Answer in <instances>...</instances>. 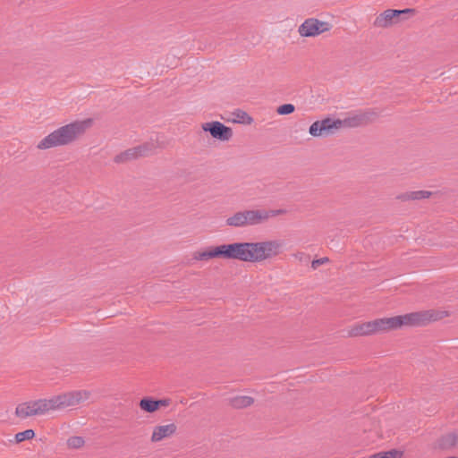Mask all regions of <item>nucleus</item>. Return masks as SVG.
Masks as SVG:
<instances>
[{
    "mask_svg": "<svg viewBox=\"0 0 458 458\" xmlns=\"http://www.w3.org/2000/svg\"><path fill=\"white\" fill-rule=\"evenodd\" d=\"M377 114L373 110L355 114L344 119L325 118L314 122L309 128V133L313 137H326L335 133L341 128H354L363 126L373 121Z\"/></svg>",
    "mask_w": 458,
    "mask_h": 458,
    "instance_id": "nucleus-2",
    "label": "nucleus"
},
{
    "mask_svg": "<svg viewBox=\"0 0 458 458\" xmlns=\"http://www.w3.org/2000/svg\"><path fill=\"white\" fill-rule=\"evenodd\" d=\"M440 445L443 448L458 446V430L443 436L440 440Z\"/></svg>",
    "mask_w": 458,
    "mask_h": 458,
    "instance_id": "nucleus-17",
    "label": "nucleus"
},
{
    "mask_svg": "<svg viewBox=\"0 0 458 458\" xmlns=\"http://www.w3.org/2000/svg\"><path fill=\"white\" fill-rule=\"evenodd\" d=\"M242 114L248 118V123H250V122H251V120H252V119H251V117H250L249 115H247V114H246V113L242 112Z\"/></svg>",
    "mask_w": 458,
    "mask_h": 458,
    "instance_id": "nucleus-26",
    "label": "nucleus"
},
{
    "mask_svg": "<svg viewBox=\"0 0 458 458\" xmlns=\"http://www.w3.org/2000/svg\"><path fill=\"white\" fill-rule=\"evenodd\" d=\"M371 335H374L371 321L355 324L350 328L348 332V335L352 337L366 336Z\"/></svg>",
    "mask_w": 458,
    "mask_h": 458,
    "instance_id": "nucleus-14",
    "label": "nucleus"
},
{
    "mask_svg": "<svg viewBox=\"0 0 458 458\" xmlns=\"http://www.w3.org/2000/svg\"><path fill=\"white\" fill-rule=\"evenodd\" d=\"M403 455L402 452L397 450H391L388 452H381L370 455L369 458H401Z\"/></svg>",
    "mask_w": 458,
    "mask_h": 458,
    "instance_id": "nucleus-20",
    "label": "nucleus"
},
{
    "mask_svg": "<svg viewBox=\"0 0 458 458\" xmlns=\"http://www.w3.org/2000/svg\"><path fill=\"white\" fill-rule=\"evenodd\" d=\"M332 29V25L317 18L306 19L298 28V33L303 38H314Z\"/></svg>",
    "mask_w": 458,
    "mask_h": 458,
    "instance_id": "nucleus-7",
    "label": "nucleus"
},
{
    "mask_svg": "<svg viewBox=\"0 0 458 458\" xmlns=\"http://www.w3.org/2000/svg\"><path fill=\"white\" fill-rule=\"evenodd\" d=\"M328 261H329V259L327 258H321V259H315L311 263V267L313 269H316L318 266H320L322 264H325V263H327Z\"/></svg>",
    "mask_w": 458,
    "mask_h": 458,
    "instance_id": "nucleus-25",
    "label": "nucleus"
},
{
    "mask_svg": "<svg viewBox=\"0 0 458 458\" xmlns=\"http://www.w3.org/2000/svg\"><path fill=\"white\" fill-rule=\"evenodd\" d=\"M202 129L221 141H228L233 137V131L220 122H210L202 124Z\"/></svg>",
    "mask_w": 458,
    "mask_h": 458,
    "instance_id": "nucleus-11",
    "label": "nucleus"
},
{
    "mask_svg": "<svg viewBox=\"0 0 458 458\" xmlns=\"http://www.w3.org/2000/svg\"><path fill=\"white\" fill-rule=\"evenodd\" d=\"M254 400L250 396L238 395L229 400L230 405L235 409H243L250 406Z\"/></svg>",
    "mask_w": 458,
    "mask_h": 458,
    "instance_id": "nucleus-15",
    "label": "nucleus"
},
{
    "mask_svg": "<svg viewBox=\"0 0 458 458\" xmlns=\"http://www.w3.org/2000/svg\"><path fill=\"white\" fill-rule=\"evenodd\" d=\"M90 396L87 390L70 391L48 398L50 411L77 406L86 402Z\"/></svg>",
    "mask_w": 458,
    "mask_h": 458,
    "instance_id": "nucleus-5",
    "label": "nucleus"
},
{
    "mask_svg": "<svg viewBox=\"0 0 458 458\" xmlns=\"http://www.w3.org/2000/svg\"><path fill=\"white\" fill-rule=\"evenodd\" d=\"M34 437H35V432L33 429H26L24 431L17 433L15 435V440L17 443H21L25 440L32 439Z\"/></svg>",
    "mask_w": 458,
    "mask_h": 458,
    "instance_id": "nucleus-21",
    "label": "nucleus"
},
{
    "mask_svg": "<svg viewBox=\"0 0 458 458\" xmlns=\"http://www.w3.org/2000/svg\"><path fill=\"white\" fill-rule=\"evenodd\" d=\"M155 146L152 143H146L132 148H129L119 155L115 156V163H123L139 157L148 156L153 152Z\"/></svg>",
    "mask_w": 458,
    "mask_h": 458,
    "instance_id": "nucleus-10",
    "label": "nucleus"
},
{
    "mask_svg": "<svg viewBox=\"0 0 458 458\" xmlns=\"http://www.w3.org/2000/svg\"><path fill=\"white\" fill-rule=\"evenodd\" d=\"M430 195L431 192L428 191H415L400 194L397 196V199L402 201L415 200L428 198Z\"/></svg>",
    "mask_w": 458,
    "mask_h": 458,
    "instance_id": "nucleus-16",
    "label": "nucleus"
},
{
    "mask_svg": "<svg viewBox=\"0 0 458 458\" xmlns=\"http://www.w3.org/2000/svg\"><path fill=\"white\" fill-rule=\"evenodd\" d=\"M265 213L267 214V219H268L270 217L284 214L285 210L284 209L265 210Z\"/></svg>",
    "mask_w": 458,
    "mask_h": 458,
    "instance_id": "nucleus-24",
    "label": "nucleus"
},
{
    "mask_svg": "<svg viewBox=\"0 0 458 458\" xmlns=\"http://www.w3.org/2000/svg\"><path fill=\"white\" fill-rule=\"evenodd\" d=\"M225 224H226V225L232 226V227H243L244 226L243 211L236 212L233 216L227 217L225 220Z\"/></svg>",
    "mask_w": 458,
    "mask_h": 458,
    "instance_id": "nucleus-18",
    "label": "nucleus"
},
{
    "mask_svg": "<svg viewBox=\"0 0 458 458\" xmlns=\"http://www.w3.org/2000/svg\"><path fill=\"white\" fill-rule=\"evenodd\" d=\"M177 427L174 423L157 426L153 429L151 441L156 443L166 437L173 436L176 432Z\"/></svg>",
    "mask_w": 458,
    "mask_h": 458,
    "instance_id": "nucleus-13",
    "label": "nucleus"
},
{
    "mask_svg": "<svg viewBox=\"0 0 458 458\" xmlns=\"http://www.w3.org/2000/svg\"><path fill=\"white\" fill-rule=\"evenodd\" d=\"M161 403H163V401H154L152 399L144 398L140 400V407L145 411L153 412L158 409Z\"/></svg>",
    "mask_w": 458,
    "mask_h": 458,
    "instance_id": "nucleus-19",
    "label": "nucleus"
},
{
    "mask_svg": "<svg viewBox=\"0 0 458 458\" xmlns=\"http://www.w3.org/2000/svg\"><path fill=\"white\" fill-rule=\"evenodd\" d=\"M244 226L256 225L267 220L265 209H251L243 211Z\"/></svg>",
    "mask_w": 458,
    "mask_h": 458,
    "instance_id": "nucleus-12",
    "label": "nucleus"
},
{
    "mask_svg": "<svg viewBox=\"0 0 458 458\" xmlns=\"http://www.w3.org/2000/svg\"><path fill=\"white\" fill-rule=\"evenodd\" d=\"M295 106L293 104H284L279 106L276 109V113L280 115H286L293 113Z\"/></svg>",
    "mask_w": 458,
    "mask_h": 458,
    "instance_id": "nucleus-23",
    "label": "nucleus"
},
{
    "mask_svg": "<svg viewBox=\"0 0 458 458\" xmlns=\"http://www.w3.org/2000/svg\"><path fill=\"white\" fill-rule=\"evenodd\" d=\"M163 403H160V405H165L167 403V401L166 400H162Z\"/></svg>",
    "mask_w": 458,
    "mask_h": 458,
    "instance_id": "nucleus-27",
    "label": "nucleus"
},
{
    "mask_svg": "<svg viewBox=\"0 0 458 458\" xmlns=\"http://www.w3.org/2000/svg\"><path fill=\"white\" fill-rule=\"evenodd\" d=\"M84 443H85V441H84L83 437H78V436L71 437L67 440L68 447L72 448V449L81 448V446H83Z\"/></svg>",
    "mask_w": 458,
    "mask_h": 458,
    "instance_id": "nucleus-22",
    "label": "nucleus"
},
{
    "mask_svg": "<svg viewBox=\"0 0 458 458\" xmlns=\"http://www.w3.org/2000/svg\"><path fill=\"white\" fill-rule=\"evenodd\" d=\"M50 411L48 399H38L35 401L20 403L15 410V414L21 419L32 416H43Z\"/></svg>",
    "mask_w": 458,
    "mask_h": 458,
    "instance_id": "nucleus-6",
    "label": "nucleus"
},
{
    "mask_svg": "<svg viewBox=\"0 0 458 458\" xmlns=\"http://www.w3.org/2000/svg\"><path fill=\"white\" fill-rule=\"evenodd\" d=\"M434 317L429 311L426 312H414L403 316H396L392 318H384L372 320L373 333L382 334L391 330L402 327L403 326H420L429 320H435Z\"/></svg>",
    "mask_w": 458,
    "mask_h": 458,
    "instance_id": "nucleus-4",
    "label": "nucleus"
},
{
    "mask_svg": "<svg viewBox=\"0 0 458 458\" xmlns=\"http://www.w3.org/2000/svg\"><path fill=\"white\" fill-rule=\"evenodd\" d=\"M92 120L74 121L63 125L44 137L37 145L38 149L67 146L76 141L91 126Z\"/></svg>",
    "mask_w": 458,
    "mask_h": 458,
    "instance_id": "nucleus-3",
    "label": "nucleus"
},
{
    "mask_svg": "<svg viewBox=\"0 0 458 458\" xmlns=\"http://www.w3.org/2000/svg\"><path fill=\"white\" fill-rule=\"evenodd\" d=\"M213 259H228L227 244L210 246L203 250L195 251L192 259L195 261H208Z\"/></svg>",
    "mask_w": 458,
    "mask_h": 458,
    "instance_id": "nucleus-8",
    "label": "nucleus"
},
{
    "mask_svg": "<svg viewBox=\"0 0 458 458\" xmlns=\"http://www.w3.org/2000/svg\"><path fill=\"white\" fill-rule=\"evenodd\" d=\"M228 259L243 262H261L272 259L282 251L279 241L258 242H233L227 244Z\"/></svg>",
    "mask_w": 458,
    "mask_h": 458,
    "instance_id": "nucleus-1",
    "label": "nucleus"
},
{
    "mask_svg": "<svg viewBox=\"0 0 458 458\" xmlns=\"http://www.w3.org/2000/svg\"><path fill=\"white\" fill-rule=\"evenodd\" d=\"M413 9H388L377 15L373 22L377 28H387L399 21V17L404 13H413Z\"/></svg>",
    "mask_w": 458,
    "mask_h": 458,
    "instance_id": "nucleus-9",
    "label": "nucleus"
}]
</instances>
